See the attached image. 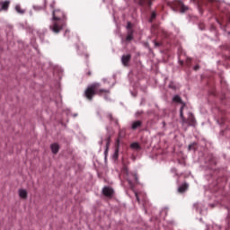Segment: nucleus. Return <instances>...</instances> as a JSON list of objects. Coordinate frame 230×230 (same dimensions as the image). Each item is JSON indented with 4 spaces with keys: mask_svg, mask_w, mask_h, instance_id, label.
I'll list each match as a JSON object with an SVG mask.
<instances>
[{
    "mask_svg": "<svg viewBox=\"0 0 230 230\" xmlns=\"http://www.w3.org/2000/svg\"><path fill=\"white\" fill-rule=\"evenodd\" d=\"M64 26H66V14L58 9L53 10L49 30H51L53 33H60Z\"/></svg>",
    "mask_w": 230,
    "mask_h": 230,
    "instance_id": "f257e3e1",
    "label": "nucleus"
},
{
    "mask_svg": "<svg viewBox=\"0 0 230 230\" xmlns=\"http://www.w3.org/2000/svg\"><path fill=\"white\" fill-rule=\"evenodd\" d=\"M101 84L100 83H93L92 85L88 86L87 89L84 92V95L87 98V100H93L94 94H102V93H110L111 90H105V89H100ZM100 89V90H98Z\"/></svg>",
    "mask_w": 230,
    "mask_h": 230,
    "instance_id": "f03ea898",
    "label": "nucleus"
},
{
    "mask_svg": "<svg viewBox=\"0 0 230 230\" xmlns=\"http://www.w3.org/2000/svg\"><path fill=\"white\" fill-rule=\"evenodd\" d=\"M130 175H131V177H133L134 181H132V179H130V178H128V185L131 188V190H134L135 184H139V180L137 178V173H131Z\"/></svg>",
    "mask_w": 230,
    "mask_h": 230,
    "instance_id": "7ed1b4c3",
    "label": "nucleus"
},
{
    "mask_svg": "<svg viewBox=\"0 0 230 230\" xmlns=\"http://www.w3.org/2000/svg\"><path fill=\"white\" fill-rule=\"evenodd\" d=\"M102 193L105 197H109V198L114 197V189L109 186L104 187L102 189Z\"/></svg>",
    "mask_w": 230,
    "mask_h": 230,
    "instance_id": "20e7f679",
    "label": "nucleus"
},
{
    "mask_svg": "<svg viewBox=\"0 0 230 230\" xmlns=\"http://www.w3.org/2000/svg\"><path fill=\"white\" fill-rule=\"evenodd\" d=\"M130 58H132V56L130 54L123 55L121 57V63L123 66H128V62H130Z\"/></svg>",
    "mask_w": 230,
    "mask_h": 230,
    "instance_id": "39448f33",
    "label": "nucleus"
},
{
    "mask_svg": "<svg viewBox=\"0 0 230 230\" xmlns=\"http://www.w3.org/2000/svg\"><path fill=\"white\" fill-rule=\"evenodd\" d=\"M118 146L115 149V152L113 153L112 159L113 161H118V157H119V139L117 140Z\"/></svg>",
    "mask_w": 230,
    "mask_h": 230,
    "instance_id": "423d86ee",
    "label": "nucleus"
},
{
    "mask_svg": "<svg viewBox=\"0 0 230 230\" xmlns=\"http://www.w3.org/2000/svg\"><path fill=\"white\" fill-rule=\"evenodd\" d=\"M106 118L109 119V121L111 122V123H114V125H119V123H118V119H115L114 117H112V114L111 113H106Z\"/></svg>",
    "mask_w": 230,
    "mask_h": 230,
    "instance_id": "0eeeda50",
    "label": "nucleus"
},
{
    "mask_svg": "<svg viewBox=\"0 0 230 230\" xmlns=\"http://www.w3.org/2000/svg\"><path fill=\"white\" fill-rule=\"evenodd\" d=\"M52 154H58L60 150V146L58 143H54L50 146Z\"/></svg>",
    "mask_w": 230,
    "mask_h": 230,
    "instance_id": "6e6552de",
    "label": "nucleus"
},
{
    "mask_svg": "<svg viewBox=\"0 0 230 230\" xmlns=\"http://www.w3.org/2000/svg\"><path fill=\"white\" fill-rule=\"evenodd\" d=\"M126 40L130 42V40H134V30H128L126 37Z\"/></svg>",
    "mask_w": 230,
    "mask_h": 230,
    "instance_id": "1a4fd4ad",
    "label": "nucleus"
},
{
    "mask_svg": "<svg viewBox=\"0 0 230 230\" xmlns=\"http://www.w3.org/2000/svg\"><path fill=\"white\" fill-rule=\"evenodd\" d=\"M141 125H143V122L141 120L134 121L131 124V128H132V130H136L137 128H139V127H141Z\"/></svg>",
    "mask_w": 230,
    "mask_h": 230,
    "instance_id": "9d476101",
    "label": "nucleus"
},
{
    "mask_svg": "<svg viewBox=\"0 0 230 230\" xmlns=\"http://www.w3.org/2000/svg\"><path fill=\"white\" fill-rule=\"evenodd\" d=\"M48 4V0H44V4L43 6L40 5H33L32 8L33 10H35L36 12H40V10H44V8H46V4Z\"/></svg>",
    "mask_w": 230,
    "mask_h": 230,
    "instance_id": "9b49d317",
    "label": "nucleus"
},
{
    "mask_svg": "<svg viewBox=\"0 0 230 230\" xmlns=\"http://www.w3.org/2000/svg\"><path fill=\"white\" fill-rule=\"evenodd\" d=\"M138 4L140 6H146V4L152 6V0H138Z\"/></svg>",
    "mask_w": 230,
    "mask_h": 230,
    "instance_id": "f8f14e48",
    "label": "nucleus"
},
{
    "mask_svg": "<svg viewBox=\"0 0 230 230\" xmlns=\"http://www.w3.org/2000/svg\"><path fill=\"white\" fill-rule=\"evenodd\" d=\"M19 193V197H21V199H26L28 197V191H26V190L24 189H20L18 190Z\"/></svg>",
    "mask_w": 230,
    "mask_h": 230,
    "instance_id": "ddd939ff",
    "label": "nucleus"
},
{
    "mask_svg": "<svg viewBox=\"0 0 230 230\" xmlns=\"http://www.w3.org/2000/svg\"><path fill=\"white\" fill-rule=\"evenodd\" d=\"M2 7L0 8V12H2V10H8L9 6H10V1H4L2 4Z\"/></svg>",
    "mask_w": 230,
    "mask_h": 230,
    "instance_id": "4468645a",
    "label": "nucleus"
},
{
    "mask_svg": "<svg viewBox=\"0 0 230 230\" xmlns=\"http://www.w3.org/2000/svg\"><path fill=\"white\" fill-rule=\"evenodd\" d=\"M15 10H16L17 13H20L21 15H23V13H26V10L21 8V4H19L15 5Z\"/></svg>",
    "mask_w": 230,
    "mask_h": 230,
    "instance_id": "2eb2a0df",
    "label": "nucleus"
},
{
    "mask_svg": "<svg viewBox=\"0 0 230 230\" xmlns=\"http://www.w3.org/2000/svg\"><path fill=\"white\" fill-rule=\"evenodd\" d=\"M186 190H188V184L187 183H183L181 186H180L178 188L179 193H184V191H186Z\"/></svg>",
    "mask_w": 230,
    "mask_h": 230,
    "instance_id": "dca6fc26",
    "label": "nucleus"
},
{
    "mask_svg": "<svg viewBox=\"0 0 230 230\" xmlns=\"http://www.w3.org/2000/svg\"><path fill=\"white\" fill-rule=\"evenodd\" d=\"M188 121H189L190 125H191V126L195 125V117H193V114L189 113Z\"/></svg>",
    "mask_w": 230,
    "mask_h": 230,
    "instance_id": "f3484780",
    "label": "nucleus"
},
{
    "mask_svg": "<svg viewBox=\"0 0 230 230\" xmlns=\"http://www.w3.org/2000/svg\"><path fill=\"white\" fill-rule=\"evenodd\" d=\"M130 148H133V150H141V146L137 142H134L130 145Z\"/></svg>",
    "mask_w": 230,
    "mask_h": 230,
    "instance_id": "a211bd4d",
    "label": "nucleus"
},
{
    "mask_svg": "<svg viewBox=\"0 0 230 230\" xmlns=\"http://www.w3.org/2000/svg\"><path fill=\"white\" fill-rule=\"evenodd\" d=\"M178 4L181 7V13H184L186 10H188V6L182 4V1L178 0L177 1Z\"/></svg>",
    "mask_w": 230,
    "mask_h": 230,
    "instance_id": "6ab92c4d",
    "label": "nucleus"
},
{
    "mask_svg": "<svg viewBox=\"0 0 230 230\" xmlns=\"http://www.w3.org/2000/svg\"><path fill=\"white\" fill-rule=\"evenodd\" d=\"M184 107H185V105L183 104L180 110V116L183 122L186 121V119H184V113L182 112V111L184 110Z\"/></svg>",
    "mask_w": 230,
    "mask_h": 230,
    "instance_id": "aec40b11",
    "label": "nucleus"
},
{
    "mask_svg": "<svg viewBox=\"0 0 230 230\" xmlns=\"http://www.w3.org/2000/svg\"><path fill=\"white\" fill-rule=\"evenodd\" d=\"M125 136H126L125 129H119V137L120 139H123V137H125Z\"/></svg>",
    "mask_w": 230,
    "mask_h": 230,
    "instance_id": "412c9836",
    "label": "nucleus"
},
{
    "mask_svg": "<svg viewBox=\"0 0 230 230\" xmlns=\"http://www.w3.org/2000/svg\"><path fill=\"white\" fill-rule=\"evenodd\" d=\"M202 207H203V205L202 204H199L198 205V208H199V213H200V215H204L205 213H206V208H204V209H202Z\"/></svg>",
    "mask_w": 230,
    "mask_h": 230,
    "instance_id": "4be33fe9",
    "label": "nucleus"
},
{
    "mask_svg": "<svg viewBox=\"0 0 230 230\" xmlns=\"http://www.w3.org/2000/svg\"><path fill=\"white\" fill-rule=\"evenodd\" d=\"M102 82H104V84H109L110 89H112V87H114V83L111 84V80L109 79L104 78L102 79Z\"/></svg>",
    "mask_w": 230,
    "mask_h": 230,
    "instance_id": "5701e85b",
    "label": "nucleus"
},
{
    "mask_svg": "<svg viewBox=\"0 0 230 230\" xmlns=\"http://www.w3.org/2000/svg\"><path fill=\"white\" fill-rule=\"evenodd\" d=\"M172 100H173V102H176L177 103H182V99H181V96H179V95H175Z\"/></svg>",
    "mask_w": 230,
    "mask_h": 230,
    "instance_id": "b1692460",
    "label": "nucleus"
},
{
    "mask_svg": "<svg viewBox=\"0 0 230 230\" xmlns=\"http://www.w3.org/2000/svg\"><path fill=\"white\" fill-rule=\"evenodd\" d=\"M111 143V137H108L106 138V150H105V154H107V150H109V144Z\"/></svg>",
    "mask_w": 230,
    "mask_h": 230,
    "instance_id": "393cba45",
    "label": "nucleus"
},
{
    "mask_svg": "<svg viewBox=\"0 0 230 230\" xmlns=\"http://www.w3.org/2000/svg\"><path fill=\"white\" fill-rule=\"evenodd\" d=\"M156 15L157 14L155 13V12H153L152 14H151V18H150L149 22H152L154 21V19H155Z\"/></svg>",
    "mask_w": 230,
    "mask_h": 230,
    "instance_id": "a878e982",
    "label": "nucleus"
},
{
    "mask_svg": "<svg viewBox=\"0 0 230 230\" xmlns=\"http://www.w3.org/2000/svg\"><path fill=\"white\" fill-rule=\"evenodd\" d=\"M195 145H197V144L192 143V144L189 145V146H188L189 150H195Z\"/></svg>",
    "mask_w": 230,
    "mask_h": 230,
    "instance_id": "bb28decb",
    "label": "nucleus"
},
{
    "mask_svg": "<svg viewBox=\"0 0 230 230\" xmlns=\"http://www.w3.org/2000/svg\"><path fill=\"white\" fill-rule=\"evenodd\" d=\"M126 28H127L128 31V30H132V23L130 22H128Z\"/></svg>",
    "mask_w": 230,
    "mask_h": 230,
    "instance_id": "cd10ccee",
    "label": "nucleus"
},
{
    "mask_svg": "<svg viewBox=\"0 0 230 230\" xmlns=\"http://www.w3.org/2000/svg\"><path fill=\"white\" fill-rule=\"evenodd\" d=\"M64 37L69 38V30H66L64 33Z\"/></svg>",
    "mask_w": 230,
    "mask_h": 230,
    "instance_id": "c85d7f7f",
    "label": "nucleus"
},
{
    "mask_svg": "<svg viewBox=\"0 0 230 230\" xmlns=\"http://www.w3.org/2000/svg\"><path fill=\"white\" fill-rule=\"evenodd\" d=\"M155 44V48H159V46H161V43L157 42V41H153Z\"/></svg>",
    "mask_w": 230,
    "mask_h": 230,
    "instance_id": "c756f323",
    "label": "nucleus"
},
{
    "mask_svg": "<svg viewBox=\"0 0 230 230\" xmlns=\"http://www.w3.org/2000/svg\"><path fill=\"white\" fill-rule=\"evenodd\" d=\"M162 213H165V215L168 214V208H164L163 210H162Z\"/></svg>",
    "mask_w": 230,
    "mask_h": 230,
    "instance_id": "7c9ffc66",
    "label": "nucleus"
},
{
    "mask_svg": "<svg viewBox=\"0 0 230 230\" xmlns=\"http://www.w3.org/2000/svg\"><path fill=\"white\" fill-rule=\"evenodd\" d=\"M199 30H201V31L205 30L204 24H199Z\"/></svg>",
    "mask_w": 230,
    "mask_h": 230,
    "instance_id": "2f4dec72",
    "label": "nucleus"
},
{
    "mask_svg": "<svg viewBox=\"0 0 230 230\" xmlns=\"http://www.w3.org/2000/svg\"><path fill=\"white\" fill-rule=\"evenodd\" d=\"M170 89H175V85H173V83H171L169 84Z\"/></svg>",
    "mask_w": 230,
    "mask_h": 230,
    "instance_id": "473e14b6",
    "label": "nucleus"
},
{
    "mask_svg": "<svg viewBox=\"0 0 230 230\" xmlns=\"http://www.w3.org/2000/svg\"><path fill=\"white\" fill-rule=\"evenodd\" d=\"M141 114H143V111H137V112H136V116H141Z\"/></svg>",
    "mask_w": 230,
    "mask_h": 230,
    "instance_id": "72a5a7b5",
    "label": "nucleus"
},
{
    "mask_svg": "<svg viewBox=\"0 0 230 230\" xmlns=\"http://www.w3.org/2000/svg\"><path fill=\"white\" fill-rule=\"evenodd\" d=\"M171 172H172V173H177V169H176V168H172V169H171Z\"/></svg>",
    "mask_w": 230,
    "mask_h": 230,
    "instance_id": "f704fd0d",
    "label": "nucleus"
},
{
    "mask_svg": "<svg viewBox=\"0 0 230 230\" xmlns=\"http://www.w3.org/2000/svg\"><path fill=\"white\" fill-rule=\"evenodd\" d=\"M50 8H51L52 10L55 8V2H52V3L50 4Z\"/></svg>",
    "mask_w": 230,
    "mask_h": 230,
    "instance_id": "c9c22d12",
    "label": "nucleus"
},
{
    "mask_svg": "<svg viewBox=\"0 0 230 230\" xmlns=\"http://www.w3.org/2000/svg\"><path fill=\"white\" fill-rule=\"evenodd\" d=\"M135 197H136L137 202H139V196L137 195V192H135Z\"/></svg>",
    "mask_w": 230,
    "mask_h": 230,
    "instance_id": "e433bc0d",
    "label": "nucleus"
},
{
    "mask_svg": "<svg viewBox=\"0 0 230 230\" xmlns=\"http://www.w3.org/2000/svg\"><path fill=\"white\" fill-rule=\"evenodd\" d=\"M199 68V66H194V70H195V71H197Z\"/></svg>",
    "mask_w": 230,
    "mask_h": 230,
    "instance_id": "4c0bfd02",
    "label": "nucleus"
},
{
    "mask_svg": "<svg viewBox=\"0 0 230 230\" xmlns=\"http://www.w3.org/2000/svg\"><path fill=\"white\" fill-rule=\"evenodd\" d=\"M76 116H78V113H75V114L73 115L74 118H76Z\"/></svg>",
    "mask_w": 230,
    "mask_h": 230,
    "instance_id": "58836bf2",
    "label": "nucleus"
},
{
    "mask_svg": "<svg viewBox=\"0 0 230 230\" xmlns=\"http://www.w3.org/2000/svg\"><path fill=\"white\" fill-rule=\"evenodd\" d=\"M105 100H109V96L105 95L104 96Z\"/></svg>",
    "mask_w": 230,
    "mask_h": 230,
    "instance_id": "ea45409f",
    "label": "nucleus"
},
{
    "mask_svg": "<svg viewBox=\"0 0 230 230\" xmlns=\"http://www.w3.org/2000/svg\"><path fill=\"white\" fill-rule=\"evenodd\" d=\"M84 57H85V58H87L89 57V55H87V54H84Z\"/></svg>",
    "mask_w": 230,
    "mask_h": 230,
    "instance_id": "a19ab883",
    "label": "nucleus"
},
{
    "mask_svg": "<svg viewBox=\"0 0 230 230\" xmlns=\"http://www.w3.org/2000/svg\"><path fill=\"white\" fill-rule=\"evenodd\" d=\"M213 1H215V0H208L209 3H213Z\"/></svg>",
    "mask_w": 230,
    "mask_h": 230,
    "instance_id": "79ce46f5",
    "label": "nucleus"
},
{
    "mask_svg": "<svg viewBox=\"0 0 230 230\" xmlns=\"http://www.w3.org/2000/svg\"><path fill=\"white\" fill-rule=\"evenodd\" d=\"M164 127L166 125V122H163Z\"/></svg>",
    "mask_w": 230,
    "mask_h": 230,
    "instance_id": "37998d69",
    "label": "nucleus"
},
{
    "mask_svg": "<svg viewBox=\"0 0 230 230\" xmlns=\"http://www.w3.org/2000/svg\"><path fill=\"white\" fill-rule=\"evenodd\" d=\"M88 75H91V72H88Z\"/></svg>",
    "mask_w": 230,
    "mask_h": 230,
    "instance_id": "c03bdc74",
    "label": "nucleus"
},
{
    "mask_svg": "<svg viewBox=\"0 0 230 230\" xmlns=\"http://www.w3.org/2000/svg\"><path fill=\"white\" fill-rule=\"evenodd\" d=\"M102 143H103L102 141H101V145H102Z\"/></svg>",
    "mask_w": 230,
    "mask_h": 230,
    "instance_id": "a18cd8bd",
    "label": "nucleus"
},
{
    "mask_svg": "<svg viewBox=\"0 0 230 230\" xmlns=\"http://www.w3.org/2000/svg\"><path fill=\"white\" fill-rule=\"evenodd\" d=\"M228 35H230V32H228Z\"/></svg>",
    "mask_w": 230,
    "mask_h": 230,
    "instance_id": "49530a36",
    "label": "nucleus"
}]
</instances>
